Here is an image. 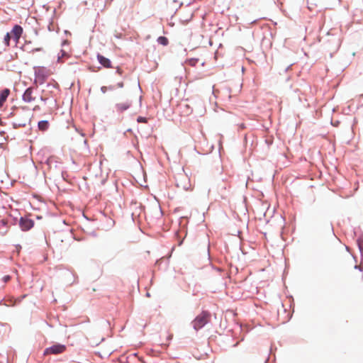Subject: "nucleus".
<instances>
[{
  "instance_id": "1",
  "label": "nucleus",
  "mask_w": 363,
  "mask_h": 363,
  "mask_svg": "<svg viewBox=\"0 0 363 363\" xmlns=\"http://www.w3.org/2000/svg\"><path fill=\"white\" fill-rule=\"evenodd\" d=\"M9 116L16 117L14 121L11 122V125L14 129L21 127H26L27 123H30L31 121V113L28 109L17 108L11 112Z\"/></svg>"
},
{
  "instance_id": "2",
  "label": "nucleus",
  "mask_w": 363,
  "mask_h": 363,
  "mask_svg": "<svg viewBox=\"0 0 363 363\" xmlns=\"http://www.w3.org/2000/svg\"><path fill=\"white\" fill-rule=\"evenodd\" d=\"M211 314L208 311H203L198 315L191 322L193 328L196 331H199L203 328L209 321Z\"/></svg>"
},
{
  "instance_id": "3",
  "label": "nucleus",
  "mask_w": 363,
  "mask_h": 363,
  "mask_svg": "<svg viewBox=\"0 0 363 363\" xmlns=\"http://www.w3.org/2000/svg\"><path fill=\"white\" fill-rule=\"evenodd\" d=\"M66 350V346L60 343H56L49 347H47L43 352L44 355L48 354H59L64 352Z\"/></svg>"
},
{
  "instance_id": "4",
  "label": "nucleus",
  "mask_w": 363,
  "mask_h": 363,
  "mask_svg": "<svg viewBox=\"0 0 363 363\" xmlns=\"http://www.w3.org/2000/svg\"><path fill=\"white\" fill-rule=\"evenodd\" d=\"M34 220L28 216H22L20 218L18 225L22 231H28L33 228Z\"/></svg>"
},
{
  "instance_id": "5",
  "label": "nucleus",
  "mask_w": 363,
  "mask_h": 363,
  "mask_svg": "<svg viewBox=\"0 0 363 363\" xmlns=\"http://www.w3.org/2000/svg\"><path fill=\"white\" fill-rule=\"evenodd\" d=\"M10 33L13 39L18 43L23 33V28L19 25H15Z\"/></svg>"
},
{
  "instance_id": "6",
  "label": "nucleus",
  "mask_w": 363,
  "mask_h": 363,
  "mask_svg": "<svg viewBox=\"0 0 363 363\" xmlns=\"http://www.w3.org/2000/svg\"><path fill=\"white\" fill-rule=\"evenodd\" d=\"M132 106V101L127 100L123 103H118L115 105V108L117 112L122 113L128 110Z\"/></svg>"
},
{
  "instance_id": "7",
  "label": "nucleus",
  "mask_w": 363,
  "mask_h": 363,
  "mask_svg": "<svg viewBox=\"0 0 363 363\" xmlns=\"http://www.w3.org/2000/svg\"><path fill=\"white\" fill-rule=\"evenodd\" d=\"M32 94H33V88L32 87L27 88L23 94V96H22L23 100L27 103H30V102L34 101L35 98L33 97Z\"/></svg>"
},
{
  "instance_id": "8",
  "label": "nucleus",
  "mask_w": 363,
  "mask_h": 363,
  "mask_svg": "<svg viewBox=\"0 0 363 363\" xmlns=\"http://www.w3.org/2000/svg\"><path fill=\"white\" fill-rule=\"evenodd\" d=\"M11 91L8 88H5L0 91V108H1L4 102L7 100Z\"/></svg>"
},
{
  "instance_id": "9",
  "label": "nucleus",
  "mask_w": 363,
  "mask_h": 363,
  "mask_svg": "<svg viewBox=\"0 0 363 363\" xmlns=\"http://www.w3.org/2000/svg\"><path fill=\"white\" fill-rule=\"evenodd\" d=\"M97 60H98L99 62L104 67H106V68L111 67V62L108 58H107L100 54H98Z\"/></svg>"
},
{
  "instance_id": "10",
  "label": "nucleus",
  "mask_w": 363,
  "mask_h": 363,
  "mask_svg": "<svg viewBox=\"0 0 363 363\" xmlns=\"http://www.w3.org/2000/svg\"><path fill=\"white\" fill-rule=\"evenodd\" d=\"M38 127L39 130H40L42 131H45L48 128L49 123L48 121H45V120L40 121L38 123Z\"/></svg>"
},
{
  "instance_id": "11",
  "label": "nucleus",
  "mask_w": 363,
  "mask_h": 363,
  "mask_svg": "<svg viewBox=\"0 0 363 363\" xmlns=\"http://www.w3.org/2000/svg\"><path fill=\"white\" fill-rule=\"evenodd\" d=\"M357 245L360 252L361 257L363 259V238L359 237L357 240Z\"/></svg>"
},
{
  "instance_id": "12",
  "label": "nucleus",
  "mask_w": 363,
  "mask_h": 363,
  "mask_svg": "<svg viewBox=\"0 0 363 363\" xmlns=\"http://www.w3.org/2000/svg\"><path fill=\"white\" fill-rule=\"evenodd\" d=\"M157 42L162 45H164V46H167L168 44H169V40L167 38L164 37V36H160L157 39Z\"/></svg>"
},
{
  "instance_id": "13",
  "label": "nucleus",
  "mask_w": 363,
  "mask_h": 363,
  "mask_svg": "<svg viewBox=\"0 0 363 363\" xmlns=\"http://www.w3.org/2000/svg\"><path fill=\"white\" fill-rule=\"evenodd\" d=\"M13 38L12 35H11V33L8 32L6 35L4 36V44L6 45V46H9V42H10V40Z\"/></svg>"
},
{
  "instance_id": "14",
  "label": "nucleus",
  "mask_w": 363,
  "mask_h": 363,
  "mask_svg": "<svg viewBox=\"0 0 363 363\" xmlns=\"http://www.w3.org/2000/svg\"><path fill=\"white\" fill-rule=\"evenodd\" d=\"M26 297V295H23V296H21V298H19L17 301L18 302H21L22 301L23 298H24ZM16 302V300H13L12 298L9 299V303L11 305L13 306Z\"/></svg>"
},
{
  "instance_id": "15",
  "label": "nucleus",
  "mask_w": 363,
  "mask_h": 363,
  "mask_svg": "<svg viewBox=\"0 0 363 363\" xmlns=\"http://www.w3.org/2000/svg\"><path fill=\"white\" fill-rule=\"evenodd\" d=\"M137 121L138 123H147V119L145 117L138 116V118H137Z\"/></svg>"
},
{
  "instance_id": "16",
  "label": "nucleus",
  "mask_w": 363,
  "mask_h": 363,
  "mask_svg": "<svg viewBox=\"0 0 363 363\" xmlns=\"http://www.w3.org/2000/svg\"><path fill=\"white\" fill-rule=\"evenodd\" d=\"M198 62L199 59L196 58H191L189 60V63L191 66H195Z\"/></svg>"
},
{
  "instance_id": "17",
  "label": "nucleus",
  "mask_w": 363,
  "mask_h": 363,
  "mask_svg": "<svg viewBox=\"0 0 363 363\" xmlns=\"http://www.w3.org/2000/svg\"><path fill=\"white\" fill-rule=\"evenodd\" d=\"M11 277L10 275H6L4 276L3 278H2V281L4 282V283H6L8 281H9L11 280Z\"/></svg>"
},
{
  "instance_id": "18",
  "label": "nucleus",
  "mask_w": 363,
  "mask_h": 363,
  "mask_svg": "<svg viewBox=\"0 0 363 363\" xmlns=\"http://www.w3.org/2000/svg\"><path fill=\"white\" fill-rule=\"evenodd\" d=\"M107 90H108V87L107 86H103L101 87V91L104 94L106 93Z\"/></svg>"
},
{
  "instance_id": "19",
  "label": "nucleus",
  "mask_w": 363,
  "mask_h": 363,
  "mask_svg": "<svg viewBox=\"0 0 363 363\" xmlns=\"http://www.w3.org/2000/svg\"><path fill=\"white\" fill-rule=\"evenodd\" d=\"M57 86H58V85H57V83L48 84V87H49V86H51V87H52V88H55V89L57 87Z\"/></svg>"
},
{
  "instance_id": "20",
  "label": "nucleus",
  "mask_w": 363,
  "mask_h": 363,
  "mask_svg": "<svg viewBox=\"0 0 363 363\" xmlns=\"http://www.w3.org/2000/svg\"><path fill=\"white\" fill-rule=\"evenodd\" d=\"M114 36H115L116 38H122V37H123V34H122V33H117L114 34Z\"/></svg>"
},
{
  "instance_id": "21",
  "label": "nucleus",
  "mask_w": 363,
  "mask_h": 363,
  "mask_svg": "<svg viewBox=\"0 0 363 363\" xmlns=\"http://www.w3.org/2000/svg\"><path fill=\"white\" fill-rule=\"evenodd\" d=\"M123 86H124V84H123V82H118V83L117 84V86H118V88H123Z\"/></svg>"
},
{
  "instance_id": "22",
  "label": "nucleus",
  "mask_w": 363,
  "mask_h": 363,
  "mask_svg": "<svg viewBox=\"0 0 363 363\" xmlns=\"http://www.w3.org/2000/svg\"><path fill=\"white\" fill-rule=\"evenodd\" d=\"M354 268L359 269V271H362L363 270V267H362L360 265H355Z\"/></svg>"
},
{
  "instance_id": "23",
  "label": "nucleus",
  "mask_w": 363,
  "mask_h": 363,
  "mask_svg": "<svg viewBox=\"0 0 363 363\" xmlns=\"http://www.w3.org/2000/svg\"><path fill=\"white\" fill-rule=\"evenodd\" d=\"M107 87H108V90H110V91H113L115 89V86H112V85L107 86Z\"/></svg>"
},
{
  "instance_id": "24",
  "label": "nucleus",
  "mask_w": 363,
  "mask_h": 363,
  "mask_svg": "<svg viewBox=\"0 0 363 363\" xmlns=\"http://www.w3.org/2000/svg\"><path fill=\"white\" fill-rule=\"evenodd\" d=\"M240 128L241 129H244L245 128V124L242 123L240 125Z\"/></svg>"
},
{
  "instance_id": "25",
  "label": "nucleus",
  "mask_w": 363,
  "mask_h": 363,
  "mask_svg": "<svg viewBox=\"0 0 363 363\" xmlns=\"http://www.w3.org/2000/svg\"><path fill=\"white\" fill-rule=\"evenodd\" d=\"M116 72H117L118 74H121V70L119 68H118V69H117V71H116Z\"/></svg>"
},
{
  "instance_id": "26",
  "label": "nucleus",
  "mask_w": 363,
  "mask_h": 363,
  "mask_svg": "<svg viewBox=\"0 0 363 363\" xmlns=\"http://www.w3.org/2000/svg\"><path fill=\"white\" fill-rule=\"evenodd\" d=\"M292 65H290L289 66H288V67L286 69V70L287 71L291 66Z\"/></svg>"
},
{
  "instance_id": "27",
  "label": "nucleus",
  "mask_w": 363,
  "mask_h": 363,
  "mask_svg": "<svg viewBox=\"0 0 363 363\" xmlns=\"http://www.w3.org/2000/svg\"><path fill=\"white\" fill-rule=\"evenodd\" d=\"M62 52V55H65V52H64L63 50H61Z\"/></svg>"
},
{
  "instance_id": "28",
  "label": "nucleus",
  "mask_w": 363,
  "mask_h": 363,
  "mask_svg": "<svg viewBox=\"0 0 363 363\" xmlns=\"http://www.w3.org/2000/svg\"><path fill=\"white\" fill-rule=\"evenodd\" d=\"M41 50L40 48H37V49H35V50H36V51H39V50Z\"/></svg>"
}]
</instances>
